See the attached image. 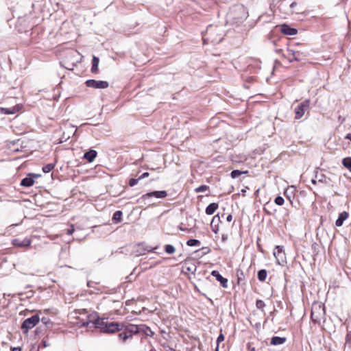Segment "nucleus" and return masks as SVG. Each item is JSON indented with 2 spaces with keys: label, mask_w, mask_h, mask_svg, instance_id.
<instances>
[{
  "label": "nucleus",
  "mask_w": 351,
  "mask_h": 351,
  "mask_svg": "<svg viewBox=\"0 0 351 351\" xmlns=\"http://www.w3.org/2000/svg\"><path fill=\"white\" fill-rule=\"evenodd\" d=\"M85 84L87 87L93 88L96 89L107 88L109 83L107 81L88 80L86 81Z\"/></svg>",
  "instance_id": "nucleus-7"
},
{
  "label": "nucleus",
  "mask_w": 351,
  "mask_h": 351,
  "mask_svg": "<svg viewBox=\"0 0 351 351\" xmlns=\"http://www.w3.org/2000/svg\"><path fill=\"white\" fill-rule=\"evenodd\" d=\"M149 173H148V172H145V173H143L142 175H141V176L138 177V178H139V180H142V179H144V178H147V177L149 176Z\"/></svg>",
  "instance_id": "nucleus-41"
},
{
  "label": "nucleus",
  "mask_w": 351,
  "mask_h": 351,
  "mask_svg": "<svg viewBox=\"0 0 351 351\" xmlns=\"http://www.w3.org/2000/svg\"><path fill=\"white\" fill-rule=\"evenodd\" d=\"M217 27L210 25L207 27L205 35L203 36L204 42H210L213 43H219L222 41L223 37L219 38L213 37L214 34L217 32Z\"/></svg>",
  "instance_id": "nucleus-4"
},
{
  "label": "nucleus",
  "mask_w": 351,
  "mask_h": 351,
  "mask_svg": "<svg viewBox=\"0 0 351 351\" xmlns=\"http://www.w3.org/2000/svg\"><path fill=\"white\" fill-rule=\"evenodd\" d=\"M215 351H219V346H218V345H217V347H216V348H215Z\"/></svg>",
  "instance_id": "nucleus-49"
},
{
  "label": "nucleus",
  "mask_w": 351,
  "mask_h": 351,
  "mask_svg": "<svg viewBox=\"0 0 351 351\" xmlns=\"http://www.w3.org/2000/svg\"><path fill=\"white\" fill-rule=\"evenodd\" d=\"M325 306L321 302H315L312 305L311 318L314 324L321 325L322 321H325Z\"/></svg>",
  "instance_id": "nucleus-2"
},
{
  "label": "nucleus",
  "mask_w": 351,
  "mask_h": 351,
  "mask_svg": "<svg viewBox=\"0 0 351 351\" xmlns=\"http://www.w3.org/2000/svg\"><path fill=\"white\" fill-rule=\"evenodd\" d=\"M287 341V338L283 337L274 336L271 339L270 344L273 346H278L285 343Z\"/></svg>",
  "instance_id": "nucleus-18"
},
{
  "label": "nucleus",
  "mask_w": 351,
  "mask_h": 351,
  "mask_svg": "<svg viewBox=\"0 0 351 351\" xmlns=\"http://www.w3.org/2000/svg\"><path fill=\"white\" fill-rule=\"evenodd\" d=\"M308 53L298 50L288 49V54L286 56L290 62L293 61H302L308 56Z\"/></svg>",
  "instance_id": "nucleus-6"
},
{
  "label": "nucleus",
  "mask_w": 351,
  "mask_h": 351,
  "mask_svg": "<svg viewBox=\"0 0 351 351\" xmlns=\"http://www.w3.org/2000/svg\"><path fill=\"white\" fill-rule=\"evenodd\" d=\"M165 251L169 254H172L175 252L176 248L172 245L167 244L165 245Z\"/></svg>",
  "instance_id": "nucleus-31"
},
{
  "label": "nucleus",
  "mask_w": 351,
  "mask_h": 351,
  "mask_svg": "<svg viewBox=\"0 0 351 351\" xmlns=\"http://www.w3.org/2000/svg\"><path fill=\"white\" fill-rule=\"evenodd\" d=\"M219 205L217 203H211L206 208V213L208 215L214 214L216 210L218 208Z\"/></svg>",
  "instance_id": "nucleus-21"
},
{
  "label": "nucleus",
  "mask_w": 351,
  "mask_h": 351,
  "mask_svg": "<svg viewBox=\"0 0 351 351\" xmlns=\"http://www.w3.org/2000/svg\"><path fill=\"white\" fill-rule=\"evenodd\" d=\"M41 322L47 326L50 327L52 326V322L50 321V319L47 317H43L41 319Z\"/></svg>",
  "instance_id": "nucleus-37"
},
{
  "label": "nucleus",
  "mask_w": 351,
  "mask_h": 351,
  "mask_svg": "<svg viewBox=\"0 0 351 351\" xmlns=\"http://www.w3.org/2000/svg\"><path fill=\"white\" fill-rule=\"evenodd\" d=\"M274 202L278 206H282L284 204L285 200L282 197L278 195L275 198Z\"/></svg>",
  "instance_id": "nucleus-36"
},
{
  "label": "nucleus",
  "mask_w": 351,
  "mask_h": 351,
  "mask_svg": "<svg viewBox=\"0 0 351 351\" xmlns=\"http://www.w3.org/2000/svg\"><path fill=\"white\" fill-rule=\"evenodd\" d=\"M119 337L123 341H125L128 338L132 337V335L128 334L125 330L123 332L119 334Z\"/></svg>",
  "instance_id": "nucleus-32"
},
{
  "label": "nucleus",
  "mask_w": 351,
  "mask_h": 351,
  "mask_svg": "<svg viewBox=\"0 0 351 351\" xmlns=\"http://www.w3.org/2000/svg\"><path fill=\"white\" fill-rule=\"evenodd\" d=\"M99 62V58L94 56L92 59V67H91L92 73H95L97 72Z\"/></svg>",
  "instance_id": "nucleus-23"
},
{
  "label": "nucleus",
  "mask_w": 351,
  "mask_h": 351,
  "mask_svg": "<svg viewBox=\"0 0 351 351\" xmlns=\"http://www.w3.org/2000/svg\"><path fill=\"white\" fill-rule=\"evenodd\" d=\"M31 240L28 238L20 239L16 238L12 240V243L14 246L17 247H28L31 245Z\"/></svg>",
  "instance_id": "nucleus-10"
},
{
  "label": "nucleus",
  "mask_w": 351,
  "mask_h": 351,
  "mask_svg": "<svg viewBox=\"0 0 351 351\" xmlns=\"http://www.w3.org/2000/svg\"><path fill=\"white\" fill-rule=\"evenodd\" d=\"M97 155V152L94 149H90L86 152L84 154V158H85L88 162H92Z\"/></svg>",
  "instance_id": "nucleus-15"
},
{
  "label": "nucleus",
  "mask_w": 351,
  "mask_h": 351,
  "mask_svg": "<svg viewBox=\"0 0 351 351\" xmlns=\"http://www.w3.org/2000/svg\"><path fill=\"white\" fill-rule=\"evenodd\" d=\"M173 351H176L175 350H173Z\"/></svg>",
  "instance_id": "nucleus-55"
},
{
  "label": "nucleus",
  "mask_w": 351,
  "mask_h": 351,
  "mask_svg": "<svg viewBox=\"0 0 351 351\" xmlns=\"http://www.w3.org/2000/svg\"><path fill=\"white\" fill-rule=\"evenodd\" d=\"M139 178H131L129 180V185L130 186L132 187V186H134L135 185H136L138 184V182H139Z\"/></svg>",
  "instance_id": "nucleus-38"
},
{
  "label": "nucleus",
  "mask_w": 351,
  "mask_h": 351,
  "mask_svg": "<svg viewBox=\"0 0 351 351\" xmlns=\"http://www.w3.org/2000/svg\"><path fill=\"white\" fill-rule=\"evenodd\" d=\"M315 178L317 179V181L319 182L324 183L326 184H329L330 179L327 178L324 174L319 173L317 171H315Z\"/></svg>",
  "instance_id": "nucleus-19"
},
{
  "label": "nucleus",
  "mask_w": 351,
  "mask_h": 351,
  "mask_svg": "<svg viewBox=\"0 0 351 351\" xmlns=\"http://www.w3.org/2000/svg\"><path fill=\"white\" fill-rule=\"evenodd\" d=\"M200 244H201L200 241L199 240L195 239H191L188 240L186 242V245L188 246H191V247L199 246Z\"/></svg>",
  "instance_id": "nucleus-28"
},
{
  "label": "nucleus",
  "mask_w": 351,
  "mask_h": 351,
  "mask_svg": "<svg viewBox=\"0 0 351 351\" xmlns=\"http://www.w3.org/2000/svg\"><path fill=\"white\" fill-rule=\"evenodd\" d=\"M211 275L216 278L217 281H219L223 288L228 287V279L223 278L218 271L213 270L211 272Z\"/></svg>",
  "instance_id": "nucleus-11"
},
{
  "label": "nucleus",
  "mask_w": 351,
  "mask_h": 351,
  "mask_svg": "<svg viewBox=\"0 0 351 351\" xmlns=\"http://www.w3.org/2000/svg\"><path fill=\"white\" fill-rule=\"evenodd\" d=\"M99 317L97 313H92L88 316L87 320L86 321H80L79 324L82 327H88V325L91 323L94 325V321L95 318Z\"/></svg>",
  "instance_id": "nucleus-13"
},
{
  "label": "nucleus",
  "mask_w": 351,
  "mask_h": 351,
  "mask_svg": "<svg viewBox=\"0 0 351 351\" xmlns=\"http://www.w3.org/2000/svg\"><path fill=\"white\" fill-rule=\"evenodd\" d=\"M267 276V271L266 269H263L258 271L257 278L261 282L265 280Z\"/></svg>",
  "instance_id": "nucleus-25"
},
{
  "label": "nucleus",
  "mask_w": 351,
  "mask_h": 351,
  "mask_svg": "<svg viewBox=\"0 0 351 351\" xmlns=\"http://www.w3.org/2000/svg\"><path fill=\"white\" fill-rule=\"evenodd\" d=\"M350 171L351 172V169L350 170Z\"/></svg>",
  "instance_id": "nucleus-54"
},
{
  "label": "nucleus",
  "mask_w": 351,
  "mask_h": 351,
  "mask_svg": "<svg viewBox=\"0 0 351 351\" xmlns=\"http://www.w3.org/2000/svg\"><path fill=\"white\" fill-rule=\"evenodd\" d=\"M75 231L74 227L73 225L71 226V227L67 229L66 234L69 235H71Z\"/></svg>",
  "instance_id": "nucleus-40"
},
{
  "label": "nucleus",
  "mask_w": 351,
  "mask_h": 351,
  "mask_svg": "<svg viewBox=\"0 0 351 351\" xmlns=\"http://www.w3.org/2000/svg\"><path fill=\"white\" fill-rule=\"evenodd\" d=\"M342 163L348 169H351V157H347L343 159Z\"/></svg>",
  "instance_id": "nucleus-29"
},
{
  "label": "nucleus",
  "mask_w": 351,
  "mask_h": 351,
  "mask_svg": "<svg viewBox=\"0 0 351 351\" xmlns=\"http://www.w3.org/2000/svg\"><path fill=\"white\" fill-rule=\"evenodd\" d=\"M40 321L38 315H34L25 319L21 324V330L24 334H27L29 330L33 328Z\"/></svg>",
  "instance_id": "nucleus-3"
},
{
  "label": "nucleus",
  "mask_w": 351,
  "mask_h": 351,
  "mask_svg": "<svg viewBox=\"0 0 351 351\" xmlns=\"http://www.w3.org/2000/svg\"><path fill=\"white\" fill-rule=\"evenodd\" d=\"M232 219V215L231 214L228 215L226 217V220L228 222H230Z\"/></svg>",
  "instance_id": "nucleus-43"
},
{
  "label": "nucleus",
  "mask_w": 351,
  "mask_h": 351,
  "mask_svg": "<svg viewBox=\"0 0 351 351\" xmlns=\"http://www.w3.org/2000/svg\"><path fill=\"white\" fill-rule=\"evenodd\" d=\"M254 350H255V348H253L251 350V351H254Z\"/></svg>",
  "instance_id": "nucleus-53"
},
{
  "label": "nucleus",
  "mask_w": 351,
  "mask_h": 351,
  "mask_svg": "<svg viewBox=\"0 0 351 351\" xmlns=\"http://www.w3.org/2000/svg\"><path fill=\"white\" fill-rule=\"evenodd\" d=\"M168 195L167 192L166 191H154L152 192L147 193L143 195L141 197L142 199H147L149 197H156L158 199H164L167 197Z\"/></svg>",
  "instance_id": "nucleus-8"
},
{
  "label": "nucleus",
  "mask_w": 351,
  "mask_h": 351,
  "mask_svg": "<svg viewBox=\"0 0 351 351\" xmlns=\"http://www.w3.org/2000/svg\"><path fill=\"white\" fill-rule=\"evenodd\" d=\"M345 348H351V331H349L346 336Z\"/></svg>",
  "instance_id": "nucleus-30"
},
{
  "label": "nucleus",
  "mask_w": 351,
  "mask_h": 351,
  "mask_svg": "<svg viewBox=\"0 0 351 351\" xmlns=\"http://www.w3.org/2000/svg\"><path fill=\"white\" fill-rule=\"evenodd\" d=\"M296 5H297V3H296L295 2H293V3L291 4V8H293V7H295Z\"/></svg>",
  "instance_id": "nucleus-48"
},
{
  "label": "nucleus",
  "mask_w": 351,
  "mask_h": 351,
  "mask_svg": "<svg viewBox=\"0 0 351 351\" xmlns=\"http://www.w3.org/2000/svg\"><path fill=\"white\" fill-rule=\"evenodd\" d=\"M122 216H123V213L122 211L121 210H117L114 214H113V216H112V220L116 222V223H119V222H121V220H122Z\"/></svg>",
  "instance_id": "nucleus-26"
},
{
  "label": "nucleus",
  "mask_w": 351,
  "mask_h": 351,
  "mask_svg": "<svg viewBox=\"0 0 351 351\" xmlns=\"http://www.w3.org/2000/svg\"><path fill=\"white\" fill-rule=\"evenodd\" d=\"M55 165L52 163L47 164L43 167V171L45 173L50 172L54 168Z\"/></svg>",
  "instance_id": "nucleus-33"
},
{
  "label": "nucleus",
  "mask_w": 351,
  "mask_h": 351,
  "mask_svg": "<svg viewBox=\"0 0 351 351\" xmlns=\"http://www.w3.org/2000/svg\"><path fill=\"white\" fill-rule=\"evenodd\" d=\"M208 188L209 187L207 185H201L199 187L196 188L195 189V191L196 193H202V192L207 191L208 189Z\"/></svg>",
  "instance_id": "nucleus-35"
},
{
  "label": "nucleus",
  "mask_w": 351,
  "mask_h": 351,
  "mask_svg": "<svg viewBox=\"0 0 351 351\" xmlns=\"http://www.w3.org/2000/svg\"><path fill=\"white\" fill-rule=\"evenodd\" d=\"M256 306L257 308L263 311V308L265 306V304L263 300H257L256 302Z\"/></svg>",
  "instance_id": "nucleus-34"
},
{
  "label": "nucleus",
  "mask_w": 351,
  "mask_h": 351,
  "mask_svg": "<svg viewBox=\"0 0 351 351\" xmlns=\"http://www.w3.org/2000/svg\"><path fill=\"white\" fill-rule=\"evenodd\" d=\"M219 222H220V217L219 216V215H215L211 221V223H210V226L212 228L213 231L215 233H217V231L219 230Z\"/></svg>",
  "instance_id": "nucleus-17"
},
{
  "label": "nucleus",
  "mask_w": 351,
  "mask_h": 351,
  "mask_svg": "<svg viewBox=\"0 0 351 351\" xmlns=\"http://www.w3.org/2000/svg\"><path fill=\"white\" fill-rule=\"evenodd\" d=\"M274 255L276 259V263L278 265H282L285 263V254L283 251V247L280 245H277L274 251Z\"/></svg>",
  "instance_id": "nucleus-9"
},
{
  "label": "nucleus",
  "mask_w": 351,
  "mask_h": 351,
  "mask_svg": "<svg viewBox=\"0 0 351 351\" xmlns=\"http://www.w3.org/2000/svg\"><path fill=\"white\" fill-rule=\"evenodd\" d=\"M19 110V108L16 106L11 108H0V112L4 114H14Z\"/></svg>",
  "instance_id": "nucleus-22"
},
{
  "label": "nucleus",
  "mask_w": 351,
  "mask_h": 351,
  "mask_svg": "<svg viewBox=\"0 0 351 351\" xmlns=\"http://www.w3.org/2000/svg\"><path fill=\"white\" fill-rule=\"evenodd\" d=\"M42 345L44 348L49 346V344L47 343V341L45 340L42 341Z\"/></svg>",
  "instance_id": "nucleus-44"
},
{
  "label": "nucleus",
  "mask_w": 351,
  "mask_h": 351,
  "mask_svg": "<svg viewBox=\"0 0 351 351\" xmlns=\"http://www.w3.org/2000/svg\"><path fill=\"white\" fill-rule=\"evenodd\" d=\"M269 205V203H267V204L265 205V206H264V208H263V210H264L267 213H268V214H271V213L267 210V206H268Z\"/></svg>",
  "instance_id": "nucleus-42"
},
{
  "label": "nucleus",
  "mask_w": 351,
  "mask_h": 351,
  "mask_svg": "<svg viewBox=\"0 0 351 351\" xmlns=\"http://www.w3.org/2000/svg\"><path fill=\"white\" fill-rule=\"evenodd\" d=\"M247 173V171H242L236 169V170H233L231 171L230 176L232 178L234 179V178H238L241 175Z\"/></svg>",
  "instance_id": "nucleus-27"
},
{
  "label": "nucleus",
  "mask_w": 351,
  "mask_h": 351,
  "mask_svg": "<svg viewBox=\"0 0 351 351\" xmlns=\"http://www.w3.org/2000/svg\"><path fill=\"white\" fill-rule=\"evenodd\" d=\"M94 321V327L99 328L104 333H114L121 331L125 325L119 322H109L106 318L97 317Z\"/></svg>",
  "instance_id": "nucleus-1"
},
{
  "label": "nucleus",
  "mask_w": 351,
  "mask_h": 351,
  "mask_svg": "<svg viewBox=\"0 0 351 351\" xmlns=\"http://www.w3.org/2000/svg\"><path fill=\"white\" fill-rule=\"evenodd\" d=\"M38 177V175L30 173L29 176L22 179L21 185L24 187H30L34 184V180L32 177Z\"/></svg>",
  "instance_id": "nucleus-12"
},
{
  "label": "nucleus",
  "mask_w": 351,
  "mask_h": 351,
  "mask_svg": "<svg viewBox=\"0 0 351 351\" xmlns=\"http://www.w3.org/2000/svg\"><path fill=\"white\" fill-rule=\"evenodd\" d=\"M310 108V100L305 99L304 101L300 103L298 106H295L294 109V112L295 114V119H301L305 114L306 111L309 110Z\"/></svg>",
  "instance_id": "nucleus-5"
},
{
  "label": "nucleus",
  "mask_w": 351,
  "mask_h": 351,
  "mask_svg": "<svg viewBox=\"0 0 351 351\" xmlns=\"http://www.w3.org/2000/svg\"><path fill=\"white\" fill-rule=\"evenodd\" d=\"M345 138L346 139H348L351 141V133H348L346 136H345Z\"/></svg>",
  "instance_id": "nucleus-46"
},
{
  "label": "nucleus",
  "mask_w": 351,
  "mask_h": 351,
  "mask_svg": "<svg viewBox=\"0 0 351 351\" xmlns=\"http://www.w3.org/2000/svg\"><path fill=\"white\" fill-rule=\"evenodd\" d=\"M245 189H243L242 190V193H245Z\"/></svg>",
  "instance_id": "nucleus-52"
},
{
  "label": "nucleus",
  "mask_w": 351,
  "mask_h": 351,
  "mask_svg": "<svg viewBox=\"0 0 351 351\" xmlns=\"http://www.w3.org/2000/svg\"><path fill=\"white\" fill-rule=\"evenodd\" d=\"M282 49H278V50H276V52L277 53H280V52H282Z\"/></svg>",
  "instance_id": "nucleus-50"
},
{
  "label": "nucleus",
  "mask_w": 351,
  "mask_h": 351,
  "mask_svg": "<svg viewBox=\"0 0 351 351\" xmlns=\"http://www.w3.org/2000/svg\"><path fill=\"white\" fill-rule=\"evenodd\" d=\"M226 237L224 235H223V236H222V239H223V241H225V240H226Z\"/></svg>",
  "instance_id": "nucleus-51"
},
{
  "label": "nucleus",
  "mask_w": 351,
  "mask_h": 351,
  "mask_svg": "<svg viewBox=\"0 0 351 351\" xmlns=\"http://www.w3.org/2000/svg\"><path fill=\"white\" fill-rule=\"evenodd\" d=\"M317 180L315 178L314 179H312L311 180V182L313 184H315L317 183Z\"/></svg>",
  "instance_id": "nucleus-47"
},
{
  "label": "nucleus",
  "mask_w": 351,
  "mask_h": 351,
  "mask_svg": "<svg viewBox=\"0 0 351 351\" xmlns=\"http://www.w3.org/2000/svg\"><path fill=\"white\" fill-rule=\"evenodd\" d=\"M126 332L132 336V334H136L140 332V325H130L128 326H124Z\"/></svg>",
  "instance_id": "nucleus-20"
},
{
  "label": "nucleus",
  "mask_w": 351,
  "mask_h": 351,
  "mask_svg": "<svg viewBox=\"0 0 351 351\" xmlns=\"http://www.w3.org/2000/svg\"><path fill=\"white\" fill-rule=\"evenodd\" d=\"M348 213L343 211L339 213L337 219L335 221V225L337 227H340L343 225L344 221L348 217Z\"/></svg>",
  "instance_id": "nucleus-16"
},
{
  "label": "nucleus",
  "mask_w": 351,
  "mask_h": 351,
  "mask_svg": "<svg viewBox=\"0 0 351 351\" xmlns=\"http://www.w3.org/2000/svg\"><path fill=\"white\" fill-rule=\"evenodd\" d=\"M143 332L147 336H152L154 335V332L152 331L151 328L144 324L140 325V332Z\"/></svg>",
  "instance_id": "nucleus-24"
},
{
  "label": "nucleus",
  "mask_w": 351,
  "mask_h": 351,
  "mask_svg": "<svg viewBox=\"0 0 351 351\" xmlns=\"http://www.w3.org/2000/svg\"><path fill=\"white\" fill-rule=\"evenodd\" d=\"M281 32L285 35L293 36L298 33V30L295 28L289 27L285 24L281 27Z\"/></svg>",
  "instance_id": "nucleus-14"
},
{
  "label": "nucleus",
  "mask_w": 351,
  "mask_h": 351,
  "mask_svg": "<svg viewBox=\"0 0 351 351\" xmlns=\"http://www.w3.org/2000/svg\"><path fill=\"white\" fill-rule=\"evenodd\" d=\"M12 351H21V348L20 347H14L12 349Z\"/></svg>",
  "instance_id": "nucleus-45"
},
{
  "label": "nucleus",
  "mask_w": 351,
  "mask_h": 351,
  "mask_svg": "<svg viewBox=\"0 0 351 351\" xmlns=\"http://www.w3.org/2000/svg\"><path fill=\"white\" fill-rule=\"evenodd\" d=\"M224 340V335L221 332L217 339V345H219Z\"/></svg>",
  "instance_id": "nucleus-39"
}]
</instances>
